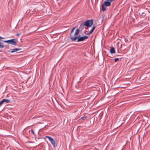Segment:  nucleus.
<instances>
[{
    "label": "nucleus",
    "instance_id": "nucleus-1",
    "mask_svg": "<svg viewBox=\"0 0 150 150\" xmlns=\"http://www.w3.org/2000/svg\"><path fill=\"white\" fill-rule=\"evenodd\" d=\"M76 27L73 28L71 30V32L70 34V38L72 41H75L78 38V35L79 32V29H77L75 31L74 34V36L72 35V33H73L74 30L76 29Z\"/></svg>",
    "mask_w": 150,
    "mask_h": 150
},
{
    "label": "nucleus",
    "instance_id": "nucleus-2",
    "mask_svg": "<svg viewBox=\"0 0 150 150\" xmlns=\"http://www.w3.org/2000/svg\"><path fill=\"white\" fill-rule=\"evenodd\" d=\"M93 23V19L85 21L84 23V25L87 27L88 28H89L91 27Z\"/></svg>",
    "mask_w": 150,
    "mask_h": 150
},
{
    "label": "nucleus",
    "instance_id": "nucleus-3",
    "mask_svg": "<svg viewBox=\"0 0 150 150\" xmlns=\"http://www.w3.org/2000/svg\"><path fill=\"white\" fill-rule=\"evenodd\" d=\"M4 42L8 43V44H11L14 45H16L17 43L16 42V40L15 39H13L7 40H4Z\"/></svg>",
    "mask_w": 150,
    "mask_h": 150
},
{
    "label": "nucleus",
    "instance_id": "nucleus-4",
    "mask_svg": "<svg viewBox=\"0 0 150 150\" xmlns=\"http://www.w3.org/2000/svg\"><path fill=\"white\" fill-rule=\"evenodd\" d=\"M88 38V37L86 36H83L79 38H77V42H81L83 41L86 39H87Z\"/></svg>",
    "mask_w": 150,
    "mask_h": 150
},
{
    "label": "nucleus",
    "instance_id": "nucleus-5",
    "mask_svg": "<svg viewBox=\"0 0 150 150\" xmlns=\"http://www.w3.org/2000/svg\"><path fill=\"white\" fill-rule=\"evenodd\" d=\"M51 143L54 147H56L57 144H56L55 141L52 138L50 141Z\"/></svg>",
    "mask_w": 150,
    "mask_h": 150
},
{
    "label": "nucleus",
    "instance_id": "nucleus-6",
    "mask_svg": "<svg viewBox=\"0 0 150 150\" xmlns=\"http://www.w3.org/2000/svg\"><path fill=\"white\" fill-rule=\"evenodd\" d=\"M21 50V49H19V48H15L13 49L10 50V52L11 53H13L15 52H16L18 51H19Z\"/></svg>",
    "mask_w": 150,
    "mask_h": 150
},
{
    "label": "nucleus",
    "instance_id": "nucleus-7",
    "mask_svg": "<svg viewBox=\"0 0 150 150\" xmlns=\"http://www.w3.org/2000/svg\"><path fill=\"white\" fill-rule=\"evenodd\" d=\"M103 4L107 6H109L111 5L110 2H109V1H105Z\"/></svg>",
    "mask_w": 150,
    "mask_h": 150
},
{
    "label": "nucleus",
    "instance_id": "nucleus-8",
    "mask_svg": "<svg viewBox=\"0 0 150 150\" xmlns=\"http://www.w3.org/2000/svg\"><path fill=\"white\" fill-rule=\"evenodd\" d=\"M110 52L111 54H114L115 53V50L113 47H110Z\"/></svg>",
    "mask_w": 150,
    "mask_h": 150
},
{
    "label": "nucleus",
    "instance_id": "nucleus-9",
    "mask_svg": "<svg viewBox=\"0 0 150 150\" xmlns=\"http://www.w3.org/2000/svg\"><path fill=\"white\" fill-rule=\"evenodd\" d=\"M96 28L95 26H93V28L90 31L87 33V35H90L93 32L94 29H95Z\"/></svg>",
    "mask_w": 150,
    "mask_h": 150
},
{
    "label": "nucleus",
    "instance_id": "nucleus-10",
    "mask_svg": "<svg viewBox=\"0 0 150 150\" xmlns=\"http://www.w3.org/2000/svg\"><path fill=\"white\" fill-rule=\"evenodd\" d=\"M4 103H9L10 102V100L8 99H3Z\"/></svg>",
    "mask_w": 150,
    "mask_h": 150
},
{
    "label": "nucleus",
    "instance_id": "nucleus-11",
    "mask_svg": "<svg viewBox=\"0 0 150 150\" xmlns=\"http://www.w3.org/2000/svg\"><path fill=\"white\" fill-rule=\"evenodd\" d=\"M102 11H105L106 10V7L105 6V5L104 4H103L102 5Z\"/></svg>",
    "mask_w": 150,
    "mask_h": 150
},
{
    "label": "nucleus",
    "instance_id": "nucleus-12",
    "mask_svg": "<svg viewBox=\"0 0 150 150\" xmlns=\"http://www.w3.org/2000/svg\"><path fill=\"white\" fill-rule=\"evenodd\" d=\"M4 46L3 43L0 42V48H2L4 47Z\"/></svg>",
    "mask_w": 150,
    "mask_h": 150
},
{
    "label": "nucleus",
    "instance_id": "nucleus-13",
    "mask_svg": "<svg viewBox=\"0 0 150 150\" xmlns=\"http://www.w3.org/2000/svg\"><path fill=\"white\" fill-rule=\"evenodd\" d=\"M87 117V116H86L84 115L83 117H82L81 118V119H82V120H86V118Z\"/></svg>",
    "mask_w": 150,
    "mask_h": 150
},
{
    "label": "nucleus",
    "instance_id": "nucleus-14",
    "mask_svg": "<svg viewBox=\"0 0 150 150\" xmlns=\"http://www.w3.org/2000/svg\"><path fill=\"white\" fill-rule=\"evenodd\" d=\"M84 25V23H83V24L82 23L80 25V28H81L82 29H83L84 28V26H85V25Z\"/></svg>",
    "mask_w": 150,
    "mask_h": 150
},
{
    "label": "nucleus",
    "instance_id": "nucleus-15",
    "mask_svg": "<svg viewBox=\"0 0 150 150\" xmlns=\"http://www.w3.org/2000/svg\"><path fill=\"white\" fill-rule=\"evenodd\" d=\"M45 137L47 138L50 141L52 139V138L50 136H46Z\"/></svg>",
    "mask_w": 150,
    "mask_h": 150
},
{
    "label": "nucleus",
    "instance_id": "nucleus-16",
    "mask_svg": "<svg viewBox=\"0 0 150 150\" xmlns=\"http://www.w3.org/2000/svg\"><path fill=\"white\" fill-rule=\"evenodd\" d=\"M119 59V58H115V62H116Z\"/></svg>",
    "mask_w": 150,
    "mask_h": 150
},
{
    "label": "nucleus",
    "instance_id": "nucleus-17",
    "mask_svg": "<svg viewBox=\"0 0 150 150\" xmlns=\"http://www.w3.org/2000/svg\"><path fill=\"white\" fill-rule=\"evenodd\" d=\"M107 1H109V2H110V3L111 2H112V1H114V0H107Z\"/></svg>",
    "mask_w": 150,
    "mask_h": 150
},
{
    "label": "nucleus",
    "instance_id": "nucleus-18",
    "mask_svg": "<svg viewBox=\"0 0 150 150\" xmlns=\"http://www.w3.org/2000/svg\"><path fill=\"white\" fill-rule=\"evenodd\" d=\"M31 132H32V133L33 134L35 135V132H34V131H33V130H32V129H31Z\"/></svg>",
    "mask_w": 150,
    "mask_h": 150
},
{
    "label": "nucleus",
    "instance_id": "nucleus-19",
    "mask_svg": "<svg viewBox=\"0 0 150 150\" xmlns=\"http://www.w3.org/2000/svg\"><path fill=\"white\" fill-rule=\"evenodd\" d=\"M0 103H1V104L2 105L3 103H4V100H3L1 101L0 102Z\"/></svg>",
    "mask_w": 150,
    "mask_h": 150
},
{
    "label": "nucleus",
    "instance_id": "nucleus-20",
    "mask_svg": "<svg viewBox=\"0 0 150 150\" xmlns=\"http://www.w3.org/2000/svg\"><path fill=\"white\" fill-rule=\"evenodd\" d=\"M125 40L126 42H127L128 41V40L126 38L125 39Z\"/></svg>",
    "mask_w": 150,
    "mask_h": 150
},
{
    "label": "nucleus",
    "instance_id": "nucleus-21",
    "mask_svg": "<svg viewBox=\"0 0 150 150\" xmlns=\"http://www.w3.org/2000/svg\"><path fill=\"white\" fill-rule=\"evenodd\" d=\"M4 38L3 37H0V41H1V40L3 39H4Z\"/></svg>",
    "mask_w": 150,
    "mask_h": 150
},
{
    "label": "nucleus",
    "instance_id": "nucleus-22",
    "mask_svg": "<svg viewBox=\"0 0 150 150\" xmlns=\"http://www.w3.org/2000/svg\"><path fill=\"white\" fill-rule=\"evenodd\" d=\"M20 34H21V33H17V34H16V35L17 36H18Z\"/></svg>",
    "mask_w": 150,
    "mask_h": 150
},
{
    "label": "nucleus",
    "instance_id": "nucleus-23",
    "mask_svg": "<svg viewBox=\"0 0 150 150\" xmlns=\"http://www.w3.org/2000/svg\"><path fill=\"white\" fill-rule=\"evenodd\" d=\"M122 47V45L121 44L120 45V47L119 48H121Z\"/></svg>",
    "mask_w": 150,
    "mask_h": 150
},
{
    "label": "nucleus",
    "instance_id": "nucleus-24",
    "mask_svg": "<svg viewBox=\"0 0 150 150\" xmlns=\"http://www.w3.org/2000/svg\"><path fill=\"white\" fill-rule=\"evenodd\" d=\"M119 44V43H118V44H117V45H118Z\"/></svg>",
    "mask_w": 150,
    "mask_h": 150
}]
</instances>
